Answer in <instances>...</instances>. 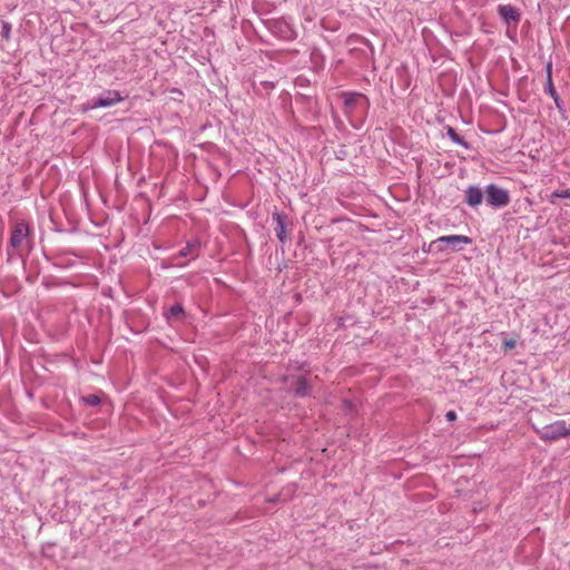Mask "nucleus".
<instances>
[{"instance_id":"nucleus-1","label":"nucleus","mask_w":570,"mask_h":570,"mask_svg":"<svg viewBox=\"0 0 570 570\" xmlns=\"http://www.w3.org/2000/svg\"><path fill=\"white\" fill-rule=\"evenodd\" d=\"M281 382L284 384L285 392L294 397L303 399L311 394L312 385L307 380V375L288 374L282 376Z\"/></svg>"},{"instance_id":"nucleus-2","label":"nucleus","mask_w":570,"mask_h":570,"mask_svg":"<svg viewBox=\"0 0 570 570\" xmlns=\"http://www.w3.org/2000/svg\"><path fill=\"white\" fill-rule=\"evenodd\" d=\"M539 438L544 442L557 441L570 436V424L564 420H558L537 430Z\"/></svg>"},{"instance_id":"nucleus-3","label":"nucleus","mask_w":570,"mask_h":570,"mask_svg":"<svg viewBox=\"0 0 570 570\" xmlns=\"http://www.w3.org/2000/svg\"><path fill=\"white\" fill-rule=\"evenodd\" d=\"M124 100V97L118 90H105L101 95L83 104L80 109L83 112L96 108L111 107Z\"/></svg>"},{"instance_id":"nucleus-4","label":"nucleus","mask_w":570,"mask_h":570,"mask_svg":"<svg viewBox=\"0 0 570 570\" xmlns=\"http://www.w3.org/2000/svg\"><path fill=\"white\" fill-rule=\"evenodd\" d=\"M265 27L277 38L282 40H294L296 32L294 28L284 18L265 19Z\"/></svg>"},{"instance_id":"nucleus-5","label":"nucleus","mask_w":570,"mask_h":570,"mask_svg":"<svg viewBox=\"0 0 570 570\" xmlns=\"http://www.w3.org/2000/svg\"><path fill=\"white\" fill-rule=\"evenodd\" d=\"M485 200L489 206L501 208L510 203V195L507 189L495 184H490L485 187Z\"/></svg>"},{"instance_id":"nucleus-6","label":"nucleus","mask_w":570,"mask_h":570,"mask_svg":"<svg viewBox=\"0 0 570 570\" xmlns=\"http://www.w3.org/2000/svg\"><path fill=\"white\" fill-rule=\"evenodd\" d=\"M31 234V228L24 220L17 222L11 230L9 245L12 248H18L22 245L23 240H28Z\"/></svg>"},{"instance_id":"nucleus-7","label":"nucleus","mask_w":570,"mask_h":570,"mask_svg":"<svg viewBox=\"0 0 570 570\" xmlns=\"http://www.w3.org/2000/svg\"><path fill=\"white\" fill-rule=\"evenodd\" d=\"M472 238L464 235H448V236H441L438 239H435L432 245L444 243L448 246H450L453 250L460 252L463 249L464 245L472 244Z\"/></svg>"},{"instance_id":"nucleus-8","label":"nucleus","mask_w":570,"mask_h":570,"mask_svg":"<svg viewBox=\"0 0 570 570\" xmlns=\"http://www.w3.org/2000/svg\"><path fill=\"white\" fill-rule=\"evenodd\" d=\"M272 218L276 223V226L274 229H275L277 239L281 243L287 242L289 239L288 235L286 233L287 215L285 213L276 210L273 213Z\"/></svg>"},{"instance_id":"nucleus-9","label":"nucleus","mask_w":570,"mask_h":570,"mask_svg":"<svg viewBox=\"0 0 570 570\" xmlns=\"http://www.w3.org/2000/svg\"><path fill=\"white\" fill-rule=\"evenodd\" d=\"M498 14L507 24L511 22L517 24L521 19L520 10L511 4H500L498 7Z\"/></svg>"},{"instance_id":"nucleus-10","label":"nucleus","mask_w":570,"mask_h":570,"mask_svg":"<svg viewBox=\"0 0 570 570\" xmlns=\"http://www.w3.org/2000/svg\"><path fill=\"white\" fill-rule=\"evenodd\" d=\"M483 200V191L478 186H469L465 189V203L471 207L479 206Z\"/></svg>"},{"instance_id":"nucleus-11","label":"nucleus","mask_w":570,"mask_h":570,"mask_svg":"<svg viewBox=\"0 0 570 570\" xmlns=\"http://www.w3.org/2000/svg\"><path fill=\"white\" fill-rule=\"evenodd\" d=\"M200 243L199 240L195 239L193 242H188L184 248H181L177 253V257H187L191 256V258H196L199 254Z\"/></svg>"},{"instance_id":"nucleus-12","label":"nucleus","mask_w":570,"mask_h":570,"mask_svg":"<svg viewBox=\"0 0 570 570\" xmlns=\"http://www.w3.org/2000/svg\"><path fill=\"white\" fill-rule=\"evenodd\" d=\"M544 91H546L547 95H549L553 99V101L556 104V107L559 110H562L563 109V101L560 98V96L558 95V92H557V90L554 88L553 81H546Z\"/></svg>"},{"instance_id":"nucleus-13","label":"nucleus","mask_w":570,"mask_h":570,"mask_svg":"<svg viewBox=\"0 0 570 570\" xmlns=\"http://www.w3.org/2000/svg\"><path fill=\"white\" fill-rule=\"evenodd\" d=\"M445 130H446V136L456 145H460L462 147H464L465 149H471V145L463 138L461 137L456 131L455 129L452 127V126H446L445 127Z\"/></svg>"},{"instance_id":"nucleus-14","label":"nucleus","mask_w":570,"mask_h":570,"mask_svg":"<svg viewBox=\"0 0 570 570\" xmlns=\"http://www.w3.org/2000/svg\"><path fill=\"white\" fill-rule=\"evenodd\" d=\"M166 320H181L185 316V309L180 303L174 304L165 314Z\"/></svg>"},{"instance_id":"nucleus-15","label":"nucleus","mask_w":570,"mask_h":570,"mask_svg":"<svg viewBox=\"0 0 570 570\" xmlns=\"http://www.w3.org/2000/svg\"><path fill=\"white\" fill-rule=\"evenodd\" d=\"M81 401L89 406H97L101 403V399L97 394H88L81 397Z\"/></svg>"},{"instance_id":"nucleus-16","label":"nucleus","mask_w":570,"mask_h":570,"mask_svg":"<svg viewBox=\"0 0 570 570\" xmlns=\"http://www.w3.org/2000/svg\"><path fill=\"white\" fill-rule=\"evenodd\" d=\"M561 198H570V188L553 191L550 196V202L556 204L557 199Z\"/></svg>"},{"instance_id":"nucleus-17","label":"nucleus","mask_w":570,"mask_h":570,"mask_svg":"<svg viewBox=\"0 0 570 570\" xmlns=\"http://www.w3.org/2000/svg\"><path fill=\"white\" fill-rule=\"evenodd\" d=\"M353 39H361L362 45L366 46L371 50V52L374 51V47H373L372 42L368 39H366L365 37L357 35V33H352L348 36L347 42H352Z\"/></svg>"},{"instance_id":"nucleus-18","label":"nucleus","mask_w":570,"mask_h":570,"mask_svg":"<svg viewBox=\"0 0 570 570\" xmlns=\"http://www.w3.org/2000/svg\"><path fill=\"white\" fill-rule=\"evenodd\" d=\"M11 33V23L8 21L1 22V37L7 41L10 39Z\"/></svg>"},{"instance_id":"nucleus-19","label":"nucleus","mask_w":570,"mask_h":570,"mask_svg":"<svg viewBox=\"0 0 570 570\" xmlns=\"http://www.w3.org/2000/svg\"><path fill=\"white\" fill-rule=\"evenodd\" d=\"M356 96H360V95L358 94L345 95L344 104L347 106L353 105L355 102Z\"/></svg>"},{"instance_id":"nucleus-20","label":"nucleus","mask_w":570,"mask_h":570,"mask_svg":"<svg viewBox=\"0 0 570 570\" xmlns=\"http://www.w3.org/2000/svg\"><path fill=\"white\" fill-rule=\"evenodd\" d=\"M517 342L513 338L505 340L503 342V347L505 351L512 350L515 346Z\"/></svg>"},{"instance_id":"nucleus-21","label":"nucleus","mask_w":570,"mask_h":570,"mask_svg":"<svg viewBox=\"0 0 570 570\" xmlns=\"http://www.w3.org/2000/svg\"><path fill=\"white\" fill-rule=\"evenodd\" d=\"M546 75H547L546 81H552V63L551 62H548L546 65Z\"/></svg>"},{"instance_id":"nucleus-22","label":"nucleus","mask_w":570,"mask_h":570,"mask_svg":"<svg viewBox=\"0 0 570 570\" xmlns=\"http://www.w3.org/2000/svg\"><path fill=\"white\" fill-rule=\"evenodd\" d=\"M445 417L448 421H455L456 420V413L454 411H448L445 414Z\"/></svg>"},{"instance_id":"nucleus-23","label":"nucleus","mask_w":570,"mask_h":570,"mask_svg":"<svg viewBox=\"0 0 570 570\" xmlns=\"http://www.w3.org/2000/svg\"><path fill=\"white\" fill-rule=\"evenodd\" d=\"M344 406H345V409H347V410H352V407H353V403H352L351 401H348V400H345V401H344Z\"/></svg>"},{"instance_id":"nucleus-24","label":"nucleus","mask_w":570,"mask_h":570,"mask_svg":"<svg viewBox=\"0 0 570 570\" xmlns=\"http://www.w3.org/2000/svg\"><path fill=\"white\" fill-rule=\"evenodd\" d=\"M350 43H351V45H352V43H361V39H353V41H352V42H350Z\"/></svg>"},{"instance_id":"nucleus-25","label":"nucleus","mask_w":570,"mask_h":570,"mask_svg":"<svg viewBox=\"0 0 570 570\" xmlns=\"http://www.w3.org/2000/svg\"><path fill=\"white\" fill-rule=\"evenodd\" d=\"M173 92H179L181 94V91L179 89H173Z\"/></svg>"}]
</instances>
